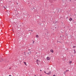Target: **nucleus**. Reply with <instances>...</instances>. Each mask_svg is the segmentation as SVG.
<instances>
[{
    "label": "nucleus",
    "instance_id": "1",
    "mask_svg": "<svg viewBox=\"0 0 76 76\" xmlns=\"http://www.w3.org/2000/svg\"><path fill=\"white\" fill-rule=\"evenodd\" d=\"M46 59L47 60H49L50 59V57L48 56L47 57Z\"/></svg>",
    "mask_w": 76,
    "mask_h": 76
},
{
    "label": "nucleus",
    "instance_id": "2",
    "mask_svg": "<svg viewBox=\"0 0 76 76\" xmlns=\"http://www.w3.org/2000/svg\"><path fill=\"white\" fill-rule=\"evenodd\" d=\"M47 75H51V72H49L48 73H46Z\"/></svg>",
    "mask_w": 76,
    "mask_h": 76
},
{
    "label": "nucleus",
    "instance_id": "3",
    "mask_svg": "<svg viewBox=\"0 0 76 76\" xmlns=\"http://www.w3.org/2000/svg\"><path fill=\"white\" fill-rule=\"evenodd\" d=\"M50 51L52 53H54V51L52 49L50 50Z\"/></svg>",
    "mask_w": 76,
    "mask_h": 76
},
{
    "label": "nucleus",
    "instance_id": "4",
    "mask_svg": "<svg viewBox=\"0 0 76 76\" xmlns=\"http://www.w3.org/2000/svg\"><path fill=\"white\" fill-rule=\"evenodd\" d=\"M23 63L25 65H26V66H27V64H26V63L25 62V61L23 62Z\"/></svg>",
    "mask_w": 76,
    "mask_h": 76
},
{
    "label": "nucleus",
    "instance_id": "5",
    "mask_svg": "<svg viewBox=\"0 0 76 76\" xmlns=\"http://www.w3.org/2000/svg\"><path fill=\"white\" fill-rule=\"evenodd\" d=\"M38 62H39V60L37 59V64H38Z\"/></svg>",
    "mask_w": 76,
    "mask_h": 76
},
{
    "label": "nucleus",
    "instance_id": "6",
    "mask_svg": "<svg viewBox=\"0 0 76 76\" xmlns=\"http://www.w3.org/2000/svg\"><path fill=\"white\" fill-rule=\"evenodd\" d=\"M34 9H35V8H34V7H32L31 9V10H34Z\"/></svg>",
    "mask_w": 76,
    "mask_h": 76
},
{
    "label": "nucleus",
    "instance_id": "7",
    "mask_svg": "<svg viewBox=\"0 0 76 76\" xmlns=\"http://www.w3.org/2000/svg\"><path fill=\"white\" fill-rule=\"evenodd\" d=\"M73 19H72V18H69V20H70V21H71V20H72Z\"/></svg>",
    "mask_w": 76,
    "mask_h": 76
},
{
    "label": "nucleus",
    "instance_id": "8",
    "mask_svg": "<svg viewBox=\"0 0 76 76\" xmlns=\"http://www.w3.org/2000/svg\"><path fill=\"white\" fill-rule=\"evenodd\" d=\"M36 37L37 38H39V36H38V35H37L36 36Z\"/></svg>",
    "mask_w": 76,
    "mask_h": 76
},
{
    "label": "nucleus",
    "instance_id": "9",
    "mask_svg": "<svg viewBox=\"0 0 76 76\" xmlns=\"http://www.w3.org/2000/svg\"><path fill=\"white\" fill-rule=\"evenodd\" d=\"M72 61H70L69 62V64H71V63H72Z\"/></svg>",
    "mask_w": 76,
    "mask_h": 76
},
{
    "label": "nucleus",
    "instance_id": "10",
    "mask_svg": "<svg viewBox=\"0 0 76 76\" xmlns=\"http://www.w3.org/2000/svg\"><path fill=\"white\" fill-rule=\"evenodd\" d=\"M69 70H66V72H69Z\"/></svg>",
    "mask_w": 76,
    "mask_h": 76
},
{
    "label": "nucleus",
    "instance_id": "11",
    "mask_svg": "<svg viewBox=\"0 0 76 76\" xmlns=\"http://www.w3.org/2000/svg\"><path fill=\"white\" fill-rule=\"evenodd\" d=\"M32 41L33 42V44H34L35 42L34 40H32Z\"/></svg>",
    "mask_w": 76,
    "mask_h": 76
},
{
    "label": "nucleus",
    "instance_id": "12",
    "mask_svg": "<svg viewBox=\"0 0 76 76\" xmlns=\"http://www.w3.org/2000/svg\"><path fill=\"white\" fill-rule=\"evenodd\" d=\"M73 48H76V46H73Z\"/></svg>",
    "mask_w": 76,
    "mask_h": 76
},
{
    "label": "nucleus",
    "instance_id": "13",
    "mask_svg": "<svg viewBox=\"0 0 76 76\" xmlns=\"http://www.w3.org/2000/svg\"><path fill=\"white\" fill-rule=\"evenodd\" d=\"M44 73H46V74H47V73H46V72H45H45H44Z\"/></svg>",
    "mask_w": 76,
    "mask_h": 76
},
{
    "label": "nucleus",
    "instance_id": "14",
    "mask_svg": "<svg viewBox=\"0 0 76 76\" xmlns=\"http://www.w3.org/2000/svg\"><path fill=\"white\" fill-rule=\"evenodd\" d=\"M4 9H6V7H4Z\"/></svg>",
    "mask_w": 76,
    "mask_h": 76
},
{
    "label": "nucleus",
    "instance_id": "15",
    "mask_svg": "<svg viewBox=\"0 0 76 76\" xmlns=\"http://www.w3.org/2000/svg\"><path fill=\"white\" fill-rule=\"evenodd\" d=\"M74 51H75V53H76V52L75 51V50H74Z\"/></svg>",
    "mask_w": 76,
    "mask_h": 76
},
{
    "label": "nucleus",
    "instance_id": "16",
    "mask_svg": "<svg viewBox=\"0 0 76 76\" xmlns=\"http://www.w3.org/2000/svg\"><path fill=\"white\" fill-rule=\"evenodd\" d=\"M53 76H56L55 75H53Z\"/></svg>",
    "mask_w": 76,
    "mask_h": 76
},
{
    "label": "nucleus",
    "instance_id": "17",
    "mask_svg": "<svg viewBox=\"0 0 76 76\" xmlns=\"http://www.w3.org/2000/svg\"><path fill=\"white\" fill-rule=\"evenodd\" d=\"M40 72H41V71H42V70H40Z\"/></svg>",
    "mask_w": 76,
    "mask_h": 76
},
{
    "label": "nucleus",
    "instance_id": "18",
    "mask_svg": "<svg viewBox=\"0 0 76 76\" xmlns=\"http://www.w3.org/2000/svg\"><path fill=\"white\" fill-rule=\"evenodd\" d=\"M31 31H33V30H31Z\"/></svg>",
    "mask_w": 76,
    "mask_h": 76
},
{
    "label": "nucleus",
    "instance_id": "19",
    "mask_svg": "<svg viewBox=\"0 0 76 76\" xmlns=\"http://www.w3.org/2000/svg\"><path fill=\"white\" fill-rule=\"evenodd\" d=\"M31 31V30H28V31Z\"/></svg>",
    "mask_w": 76,
    "mask_h": 76
},
{
    "label": "nucleus",
    "instance_id": "20",
    "mask_svg": "<svg viewBox=\"0 0 76 76\" xmlns=\"http://www.w3.org/2000/svg\"><path fill=\"white\" fill-rule=\"evenodd\" d=\"M57 42H58V41H57Z\"/></svg>",
    "mask_w": 76,
    "mask_h": 76
},
{
    "label": "nucleus",
    "instance_id": "21",
    "mask_svg": "<svg viewBox=\"0 0 76 76\" xmlns=\"http://www.w3.org/2000/svg\"><path fill=\"white\" fill-rule=\"evenodd\" d=\"M30 34H31V33H30Z\"/></svg>",
    "mask_w": 76,
    "mask_h": 76
}]
</instances>
